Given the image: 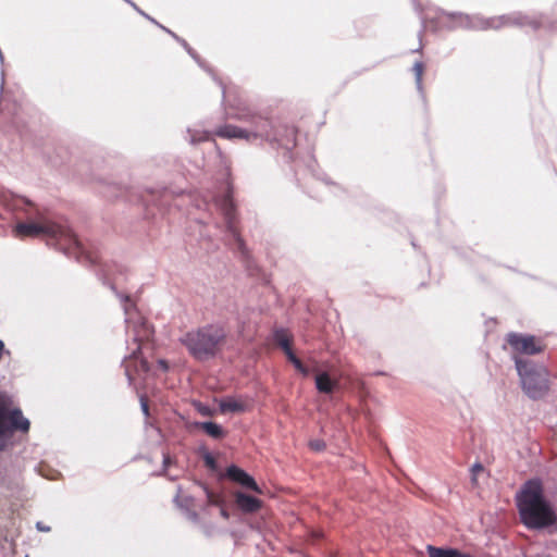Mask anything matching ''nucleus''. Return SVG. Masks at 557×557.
<instances>
[{
    "instance_id": "1",
    "label": "nucleus",
    "mask_w": 557,
    "mask_h": 557,
    "mask_svg": "<svg viewBox=\"0 0 557 557\" xmlns=\"http://www.w3.org/2000/svg\"><path fill=\"white\" fill-rule=\"evenodd\" d=\"M115 295L120 298L125 314L126 333L133 336L136 348L128 357H125L123 367L125 375L127 376L129 385L133 384L135 376L134 373H147L149 371V363L146 359L139 358L141 344L149 341L153 334L151 325L138 312L137 308L132 304L127 295L120 294L115 290L114 285H110Z\"/></svg>"
},
{
    "instance_id": "2",
    "label": "nucleus",
    "mask_w": 557,
    "mask_h": 557,
    "mask_svg": "<svg viewBox=\"0 0 557 557\" xmlns=\"http://www.w3.org/2000/svg\"><path fill=\"white\" fill-rule=\"evenodd\" d=\"M517 504L522 522L529 529H544L557 521L550 503L544 497L540 481H528L517 495Z\"/></svg>"
},
{
    "instance_id": "3",
    "label": "nucleus",
    "mask_w": 557,
    "mask_h": 557,
    "mask_svg": "<svg viewBox=\"0 0 557 557\" xmlns=\"http://www.w3.org/2000/svg\"><path fill=\"white\" fill-rule=\"evenodd\" d=\"M14 231L21 238L45 237L49 244L53 243L69 256L72 252L84 253L82 243L70 227L54 223L44 215H39L37 220L17 223Z\"/></svg>"
},
{
    "instance_id": "4",
    "label": "nucleus",
    "mask_w": 557,
    "mask_h": 557,
    "mask_svg": "<svg viewBox=\"0 0 557 557\" xmlns=\"http://www.w3.org/2000/svg\"><path fill=\"white\" fill-rule=\"evenodd\" d=\"M226 339V331L219 324H207L181 336L180 342L189 355L198 361L214 358Z\"/></svg>"
},
{
    "instance_id": "5",
    "label": "nucleus",
    "mask_w": 557,
    "mask_h": 557,
    "mask_svg": "<svg viewBox=\"0 0 557 557\" xmlns=\"http://www.w3.org/2000/svg\"><path fill=\"white\" fill-rule=\"evenodd\" d=\"M212 206L223 216L225 233L231 240H233L234 248H236L243 256L247 255L246 246L240 237L238 230V218L236 208L232 198V186L225 181L221 184L218 193L210 196Z\"/></svg>"
},
{
    "instance_id": "6",
    "label": "nucleus",
    "mask_w": 557,
    "mask_h": 557,
    "mask_svg": "<svg viewBox=\"0 0 557 557\" xmlns=\"http://www.w3.org/2000/svg\"><path fill=\"white\" fill-rule=\"evenodd\" d=\"M227 114L248 124L247 128L249 129L251 141L260 139L282 143L280 134L274 131L272 121L252 112L240 100L230 103Z\"/></svg>"
},
{
    "instance_id": "7",
    "label": "nucleus",
    "mask_w": 557,
    "mask_h": 557,
    "mask_svg": "<svg viewBox=\"0 0 557 557\" xmlns=\"http://www.w3.org/2000/svg\"><path fill=\"white\" fill-rule=\"evenodd\" d=\"M29 425V420L23 416L22 410L13 406L12 398L0 394V451L12 445L15 432L26 433Z\"/></svg>"
},
{
    "instance_id": "8",
    "label": "nucleus",
    "mask_w": 557,
    "mask_h": 557,
    "mask_svg": "<svg viewBox=\"0 0 557 557\" xmlns=\"http://www.w3.org/2000/svg\"><path fill=\"white\" fill-rule=\"evenodd\" d=\"M515 363L524 393L532 399L542 398L549 388L547 369L522 357H516Z\"/></svg>"
},
{
    "instance_id": "9",
    "label": "nucleus",
    "mask_w": 557,
    "mask_h": 557,
    "mask_svg": "<svg viewBox=\"0 0 557 557\" xmlns=\"http://www.w3.org/2000/svg\"><path fill=\"white\" fill-rule=\"evenodd\" d=\"M449 17H457L459 20V25L473 28V29H499L503 26L508 25H531L536 27L537 24L534 21L529 20L527 16H523L521 13H512L509 15H502L497 17L484 18L481 16H469L462 13H447Z\"/></svg>"
},
{
    "instance_id": "10",
    "label": "nucleus",
    "mask_w": 557,
    "mask_h": 557,
    "mask_svg": "<svg viewBox=\"0 0 557 557\" xmlns=\"http://www.w3.org/2000/svg\"><path fill=\"white\" fill-rule=\"evenodd\" d=\"M507 343L515 351L524 355H535L543 350L541 343L532 335L510 333L507 335Z\"/></svg>"
},
{
    "instance_id": "11",
    "label": "nucleus",
    "mask_w": 557,
    "mask_h": 557,
    "mask_svg": "<svg viewBox=\"0 0 557 557\" xmlns=\"http://www.w3.org/2000/svg\"><path fill=\"white\" fill-rule=\"evenodd\" d=\"M226 474L232 481L239 483L242 486L250 488L257 493L261 492L255 479L240 468L230 466L226 470Z\"/></svg>"
},
{
    "instance_id": "12",
    "label": "nucleus",
    "mask_w": 557,
    "mask_h": 557,
    "mask_svg": "<svg viewBox=\"0 0 557 557\" xmlns=\"http://www.w3.org/2000/svg\"><path fill=\"white\" fill-rule=\"evenodd\" d=\"M235 502L239 509L245 512H256L261 507V500L255 496L238 492Z\"/></svg>"
},
{
    "instance_id": "13",
    "label": "nucleus",
    "mask_w": 557,
    "mask_h": 557,
    "mask_svg": "<svg viewBox=\"0 0 557 557\" xmlns=\"http://www.w3.org/2000/svg\"><path fill=\"white\" fill-rule=\"evenodd\" d=\"M218 135L224 138H240L251 141L249 129L247 127H238L234 125H225L218 131Z\"/></svg>"
},
{
    "instance_id": "14",
    "label": "nucleus",
    "mask_w": 557,
    "mask_h": 557,
    "mask_svg": "<svg viewBox=\"0 0 557 557\" xmlns=\"http://www.w3.org/2000/svg\"><path fill=\"white\" fill-rule=\"evenodd\" d=\"M337 385L338 382L333 380L326 372H321L315 376V387L320 393L330 394Z\"/></svg>"
},
{
    "instance_id": "15",
    "label": "nucleus",
    "mask_w": 557,
    "mask_h": 557,
    "mask_svg": "<svg viewBox=\"0 0 557 557\" xmlns=\"http://www.w3.org/2000/svg\"><path fill=\"white\" fill-rule=\"evenodd\" d=\"M175 503L180 508H182L185 511V515L187 519H189L193 522H198L199 517L198 513L191 509L194 498L189 496H181L177 495L175 497Z\"/></svg>"
},
{
    "instance_id": "16",
    "label": "nucleus",
    "mask_w": 557,
    "mask_h": 557,
    "mask_svg": "<svg viewBox=\"0 0 557 557\" xmlns=\"http://www.w3.org/2000/svg\"><path fill=\"white\" fill-rule=\"evenodd\" d=\"M197 426L203 430L210 437L214 440L222 438L225 435L222 426L212 421L198 422Z\"/></svg>"
},
{
    "instance_id": "17",
    "label": "nucleus",
    "mask_w": 557,
    "mask_h": 557,
    "mask_svg": "<svg viewBox=\"0 0 557 557\" xmlns=\"http://www.w3.org/2000/svg\"><path fill=\"white\" fill-rule=\"evenodd\" d=\"M429 557H471L470 555L462 554L455 548H438L432 545L428 546Z\"/></svg>"
},
{
    "instance_id": "18",
    "label": "nucleus",
    "mask_w": 557,
    "mask_h": 557,
    "mask_svg": "<svg viewBox=\"0 0 557 557\" xmlns=\"http://www.w3.org/2000/svg\"><path fill=\"white\" fill-rule=\"evenodd\" d=\"M220 410L223 413L243 412L245 410V405L232 397H227L220 401Z\"/></svg>"
},
{
    "instance_id": "19",
    "label": "nucleus",
    "mask_w": 557,
    "mask_h": 557,
    "mask_svg": "<svg viewBox=\"0 0 557 557\" xmlns=\"http://www.w3.org/2000/svg\"><path fill=\"white\" fill-rule=\"evenodd\" d=\"M274 337L276 343L283 348L284 351L292 349L290 342L284 331H276Z\"/></svg>"
},
{
    "instance_id": "20",
    "label": "nucleus",
    "mask_w": 557,
    "mask_h": 557,
    "mask_svg": "<svg viewBox=\"0 0 557 557\" xmlns=\"http://www.w3.org/2000/svg\"><path fill=\"white\" fill-rule=\"evenodd\" d=\"M423 63L422 62H416L413 64V67H412V71L414 73V77H416V84H417V88L419 90L422 89V75H423Z\"/></svg>"
},
{
    "instance_id": "21",
    "label": "nucleus",
    "mask_w": 557,
    "mask_h": 557,
    "mask_svg": "<svg viewBox=\"0 0 557 557\" xmlns=\"http://www.w3.org/2000/svg\"><path fill=\"white\" fill-rule=\"evenodd\" d=\"M165 32H168L169 34H171L174 38H176L183 46L184 48L187 50V52L189 53V55H191L200 65V60L198 58V55L196 54V52L187 45V42L183 39H180L175 34H173L170 29L165 28V27H162Z\"/></svg>"
},
{
    "instance_id": "22",
    "label": "nucleus",
    "mask_w": 557,
    "mask_h": 557,
    "mask_svg": "<svg viewBox=\"0 0 557 557\" xmlns=\"http://www.w3.org/2000/svg\"><path fill=\"white\" fill-rule=\"evenodd\" d=\"M188 134L190 136L189 140L191 144H196V143H200L202 140H206L209 136L208 133H199V132H196V131H191V129H188Z\"/></svg>"
},
{
    "instance_id": "23",
    "label": "nucleus",
    "mask_w": 557,
    "mask_h": 557,
    "mask_svg": "<svg viewBox=\"0 0 557 557\" xmlns=\"http://www.w3.org/2000/svg\"><path fill=\"white\" fill-rule=\"evenodd\" d=\"M203 490L206 492L209 505L222 506L223 502H222V498L219 495H216L213 492L209 491L207 487H203Z\"/></svg>"
},
{
    "instance_id": "24",
    "label": "nucleus",
    "mask_w": 557,
    "mask_h": 557,
    "mask_svg": "<svg viewBox=\"0 0 557 557\" xmlns=\"http://www.w3.org/2000/svg\"><path fill=\"white\" fill-rule=\"evenodd\" d=\"M286 133L288 135V140L286 143H282V145H284L285 147H289V145L292 147L295 146V136H296V129L294 127H287L286 128Z\"/></svg>"
},
{
    "instance_id": "25",
    "label": "nucleus",
    "mask_w": 557,
    "mask_h": 557,
    "mask_svg": "<svg viewBox=\"0 0 557 557\" xmlns=\"http://www.w3.org/2000/svg\"><path fill=\"white\" fill-rule=\"evenodd\" d=\"M203 461H205L206 466L208 468H210L211 470H215L216 469V461H215L214 457L210 453H206L203 455Z\"/></svg>"
},
{
    "instance_id": "26",
    "label": "nucleus",
    "mask_w": 557,
    "mask_h": 557,
    "mask_svg": "<svg viewBox=\"0 0 557 557\" xmlns=\"http://www.w3.org/2000/svg\"><path fill=\"white\" fill-rule=\"evenodd\" d=\"M310 448L314 451H321L325 448V443L321 440H312L309 443Z\"/></svg>"
},
{
    "instance_id": "27",
    "label": "nucleus",
    "mask_w": 557,
    "mask_h": 557,
    "mask_svg": "<svg viewBox=\"0 0 557 557\" xmlns=\"http://www.w3.org/2000/svg\"><path fill=\"white\" fill-rule=\"evenodd\" d=\"M13 202V209H22L24 206H32V203L23 197H17Z\"/></svg>"
},
{
    "instance_id": "28",
    "label": "nucleus",
    "mask_w": 557,
    "mask_h": 557,
    "mask_svg": "<svg viewBox=\"0 0 557 557\" xmlns=\"http://www.w3.org/2000/svg\"><path fill=\"white\" fill-rule=\"evenodd\" d=\"M139 399H140V407H141V410H143L144 414H145L146 417H148V416H149V406H148V401H147V399H146L144 396H140V398H139Z\"/></svg>"
},
{
    "instance_id": "29",
    "label": "nucleus",
    "mask_w": 557,
    "mask_h": 557,
    "mask_svg": "<svg viewBox=\"0 0 557 557\" xmlns=\"http://www.w3.org/2000/svg\"><path fill=\"white\" fill-rule=\"evenodd\" d=\"M36 529L40 532H50L51 528L49 525H46L44 522L38 521L36 523Z\"/></svg>"
},
{
    "instance_id": "30",
    "label": "nucleus",
    "mask_w": 557,
    "mask_h": 557,
    "mask_svg": "<svg viewBox=\"0 0 557 557\" xmlns=\"http://www.w3.org/2000/svg\"><path fill=\"white\" fill-rule=\"evenodd\" d=\"M287 356L288 360L294 363L296 360H298V357L293 352L292 349L284 351Z\"/></svg>"
},
{
    "instance_id": "31",
    "label": "nucleus",
    "mask_w": 557,
    "mask_h": 557,
    "mask_svg": "<svg viewBox=\"0 0 557 557\" xmlns=\"http://www.w3.org/2000/svg\"><path fill=\"white\" fill-rule=\"evenodd\" d=\"M172 463V458L168 454H163V470Z\"/></svg>"
},
{
    "instance_id": "32",
    "label": "nucleus",
    "mask_w": 557,
    "mask_h": 557,
    "mask_svg": "<svg viewBox=\"0 0 557 557\" xmlns=\"http://www.w3.org/2000/svg\"><path fill=\"white\" fill-rule=\"evenodd\" d=\"M159 368H161L163 371H166L169 369L168 362L163 359H160L158 361Z\"/></svg>"
},
{
    "instance_id": "33",
    "label": "nucleus",
    "mask_w": 557,
    "mask_h": 557,
    "mask_svg": "<svg viewBox=\"0 0 557 557\" xmlns=\"http://www.w3.org/2000/svg\"><path fill=\"white\" fill-rule=\"evenodd\" d=\"M127 2H128V3H129V4H131L135 10H137L140 14H143V15H145V16L147 17V15H146L144 12H141V11L137 8V5H136L134 2H132V1H127ZM148 18L150 20V17H149V16H148ZM151 21H152V22H154L152 18H151Z\"/></svg>"
},
{
    "instance_id": "34",
    "label": "nucleus",
    "mask_w": 557,
    "mask_h": 557,
    "mask_svg": "<svg viewBox=\"0 0 557 557\" xmlns=\"http://www.w3.org/2000/svg\"><path fill=\"white\" fill-rule=\"evenodd\" d=\"M199 411H200V413H202L205 416L210 414V409L208 407H203L202 406V407L199 408Z\"/></svg>"
},
{
    "instance_id": "35",
    "label": "nucleus",
    "mask_w": 557,
    "mask_h": 557,
    "mask_svg": "<svg viewBox=\"0 0 557 557\" xmlns=\"http://www.w3.org/2000/svg\"><path fill=\"white\" fill-rule=\"evenodd\" d=\"M482 470H483V466H482V465H480V463H475V465H473V467H472V471H473V472L482 471Z\"/></svg>"
},
{
    "instance_id": "36",
    "label": "nucleus",
    "mask_w": 557,
    "mask_h": 557,
    "mask_svg": "<svg viewBox=\"0 0 557 557\" xmlns=\"http://www.w3.org/2000/svg\"><path fill=\"white\" fill-rule=\"evenodd\" d=\"M220 513L221 516L224 518V519H227L228 518V512L225 508H221L220 509Z\"/></svg>"
},
{
    "instance_id": "37",
    "label": "nucleus",
    "mask_w": 557,
    "mask_h": 557,
    "mask_svg": "<svg viewBox=\"0 0 557 557\" xmlns=\"http://www.w3.org/2000/svg\"><path fill=\"white\" fill-rule=\"evenodd\" d=\"M293 364H294V367H295L297 370H299V369L301 368V366H302V362H301V360L298 358V360H296Z\"/></svg>"
},
{
    "instance_id": "38",
    "label": "nucleus",
    "mask_w": 557,
    "mask_h": 557,
    "mask_svg": "<svg viewBox=\"0 0 557 557\" xmlns=\"http://www.w3.org/2000/svg\"><path fill=\"white\" fill-rule=\"evenodd\" d=\"M298 371L301 372L304 375H308V373H309V370L304 364L301 366V368Z\"/></svg>"
},
{
    "instance_id": "39",
    "label": "nucleus",
    "mask_w": 557,
    "mask_h": 557,
    "mask_svg": "<svg viewBox=\"0 0 557 557\" xmlns=\"http://www.w3.org/2000/svg\"><path fill=\"white\" fill-rule=\"evenodd\" d=\"M223 97H224V99L230 97L228 91L224 87H223Z\"/></svg>"
}]
</instances>
